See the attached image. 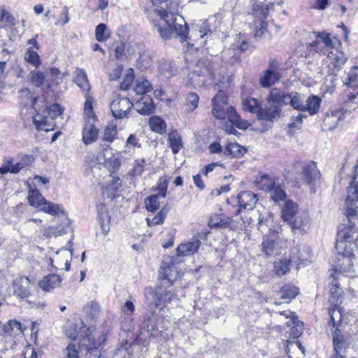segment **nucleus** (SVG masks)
I'll list each match as a JSON object with an SVG mask.
<instances>
[{
	"label": "nucleus",
	"instance_id": "a18cd8bd",
	"mask_svg": "<svg viewBox=\"0 0 358 358\" xmlns=\"http://www.w3.org/2000/svg\"><path fill=\"white\" fill-rule=\"evenodd\" d=\"M278 294H280V299H287V302H289L292 299L298 295L299 289L294 286L285 285L280 289Z\"/></svg>",
	"mask_w": 358,
	"mask_h": 358
},
{
	"label": "nucleus",
	"instance_id": "6ab92c4d",
	"mask_svg": "<svg viewBox=\"0 0 358 358\" xmlns=\"http://www.w3.org/2000/svg\"><path fill=\"white\" fill-rule=\"evenodd\" d=\"M99 157H103L104 166L111 173L120 166L119 157L112 152L111 149L104 148L100 153Z\"/></svg>",
	"mask_w": 358,
	"mask_h": 358
},
{
	"label": "nucleus",
	"instance_id": "f257e3e1",
	"mask_svg": "<svg viewBox=\"0 0 358 358\" xmlns=\"http://www.w3.org/2000/svg\"><path fill=\"white\" fill-rule=\"evenodd\" d=\"M168 1L151 0L157 17L152 20L154 29L163 39H169L175 34L183 41L188 34V26L183 17L177 15L176 5Z\"/></svg>",
	"mask_w": 358,
	"mask_h": 358
},
{
	"label": "nucleus",
	"instance_id": "c756f323",
	"mask_svg": "<svg viewBox=\"0 0 358 358\" xmlns=\"http://www.w3.org/2000/svg\"><path fill=\"white\" fill-rule=\"evenodd\" d=\"M232 221L230 217H222L220 215L215 214L210 217L208 225L210 228L225 229L229 227Z\"/></svg>",
	"mask_w": 358,
	"mask_h": 358
},
{
	"label": "nucleus",
	"instance_id": "f8f14e48",
	"mask_svg": "<svg viewBox=\"0 0 358 358\" xmlns=\"http://www.w3.org/2000/svg\"><path fill=\"white\" fill-rule=\"evenodd\" d=\"M286 245V241L280 236L275 238L264 236L262 243V252L266 255H276L281 253V250Z\"/></svg>",
	"mask_w": 358,
	"mask_h": 358
},
{
	"label": "nucleus",
	"instance_id": "09e8293b",
	"mask_svg": "<svg viewBox=\"0 0 358 358\" xmlns=\"http://www.w3.org/2000/svg\"><path fill=\"white\" fill-rule=\"evenodd\" d=\"M199 101V96L195 92H189L186 95L185 107L187 112L194 111L197 107Z\"/></svg>",
	"mask_w": 358,
	"mask_h": 358
},
{
	"label": "nucleus",
	"instance_id": "f3484780",
	"mask_svg": "<svg viewBox=\"0 0 358 358\" xmlns=\"http://www.w3.org/2000/svg\"><path fill=\"white\" fill-rule=\"evenodd\" d=\"M30 280L27 276H20L13 282L14 294L19 298L25 299L30 295Z\"/></svg>",
	"mask_w": 358,
	"mask_h": 358
},
{
	"label": "nucleus",
	"instance_id": "2eb2a0df",
	"mask_svg": "<svg viewBox=\"0 0 358 358\" xmlns=\"http://www.w3.org/2000/svg\"><path fill=\"white\" fill-rule=\"evenodd\" d=\"M281 108L278 106L270 105L268 103L263 107L260 106L257 117L258 120L273 122L280 115Z\"/></svg>",
	"mask_w": 358,
	"mask_h": 358
},
{
	"label": "nucleus",
	"instance_id": "6e6552de",
	"mask_svg": "<svg viewBox=\"0 0 358 358\" xmlns=\"http://www.w3.org/2000/svg\"><path fill=\"white\" fill-rule=\"evenodd\" d=\"M169 181L166 179L160 178L156 189L157 194L151 195L145 200V208L148 211L155 212L159 208V198H165L167 192Z\"/></svg>",
	"mask_w": 358,
	"mask_h": 358
},
{
	"label": "nucleus",
	"instance_id": "4c0bfd02",
	"mask_svg": "<svg viewBox=\"0 0 358 358\" xmlns=\"http://www.w3.org/2000/svg\"><path fill=\"white\" fill-rule=\"evenodd\" d=\"M45 200L38 189H35L29 191L28 201L31 206L40 210Z\"/></svg>",
	"mask_w": 358,
	"mask_h": 358
},
{
	"label": "nucleus",
	"instance_id": "de8ad7c7",
	"mask_svg": "<svg viewBox=\"0 0 358 358\" xmlns=\"http://www.w3.org/2000/svg\"><path fill=\"white\" fill-rule=\"evenodd\" d=\"M286 324L290 327L289 334L294 338H298L301 335L303 324L298 320L297 317H292V320H289L286 322Z\"/></svg>",
	"mask_w": 358,
	"mask_h": 358
},
{
	"label": "nucleus",
	"instance_id": "4d7b16f0",
	"mask_svg": "<svg viewBox=\"0 0 358 358\" xmlns=\"http://www.w3.org/2000/svg\"><path fill=\"white\" fill-rule=\"evenodd\" d=\"M152 90L151 84L148 80L143 79L141 80H137L134 91L138 94H145Z\"/></svg>",
	"mask_w": 358,
	"mask_h": 358
},
{
	"label": "nucleus",
	"instance_id": "423d86ee",
	"mask_svg": "<svg viewBox=\"0 0 358 358\" xmlns=\"http://www.w3.org/2000/svg\"><path fill=\"white\" fill-rule=\"evenodd\" d=\"M252 10L255 17V38H262L264 36V34L267 31L266 23L264 22V20L267 17L268 8L267 6L254 3Z\"/></svg>",
	"mask_w": 358,
	"mask_h": 358
},
{
	"label": "nucleus",
	"instance_id": "3c124183",
	"mask_svg": "<svg viewBox=\"0 0 358 358\" xmlns=\"http://www.w3.org/2000/svg\"><path fill=\"white\" fill-rule=\"evenodd\" d=\"M28 80L34 86L39 87L45 84V77L43 73L34 70L29 73Z\"/></svg>",
	"mask_w": 358,
	"mask_h": 358
},
{
	"label": "nucleus",
	"instance_id": "79ce46f5",
	"mask_svg": "<svg viewBox=\"0 0 358 358\" xmlns=\"http://www.w3.org/2000/svg\"><path fill=\"white\" fill-rule=\"evenodd\" d=\"M22 324L17 320H9L6 324L0 323V329H2L4 334L12 335L21 331Z\"/></svg>",
	"mask_w": 358,
	"mask_h": 358
},
{
	"label": "nucleus",
	"instance_id": "39448f33",
	"mask_svg": "<svg viewBox=\"0 0 358 358\" xmlns=\"http://www.w3.org/2000/svg\"><path fill=\"white\" fill-rule=\"evenodd\" d=\"M160 320V316L155 311L148 313L141 327V339L150 341L157 338L159 335L158 325Z\"/></svg>",
	"mask_w": 358,
	"mask_h": 358
},
{
	"label": "nucleus",
	"instance_id": "4468645a",
	"mask_svg": "<svg viewBox=\"0 0 358 358\" xmlns=\"http://www.w3.org/2000/svg\"><path fill=\"white\" fill-rule=\"evenodd\" d=\"M178 272L176 267L173 265L162 262L159 271L160 284L162 286L170 287L172 285L173 281L178 278Z\"/></svg>",
	"mask_w": 358,
	"mask_h": 358
},
{
	"label": "nucleus",
	"instance_id": "ea45409f",
	"mask_svg": "<svg viewBox=\"0 0 358 358\" xmlns=\"http://www.w3.org/2000/svg\"><path fill=\"white\" fill-rule=\"evenodd\" d=\"M246 152V149L238 143H229L224 150L226 155L231 157H240Z\"/></svg>",
	"mask_w": 358,
	"mask_h": 358
},
{
	"label": "nucleus",
	"instance_id": "49530a36",
	"mask_svg": "<svg viewBox=\"0 0 358 358\" xmlns=\"http://www.w3.org/2000/svg\"><path fill=\"white\" fill-rule=\"evenodd\" d=\"M169 208L167 206H164L158 213L155 215L152 219L147 218L146 222L148 227H152L158 224H162L168 214Z\"/></svg>",
	"mask_w": 358,
	"mask_h": 358
},
{
	"label": "nucleus",
	"instance_id": "412c9836",
	"mask_svg": "<svg viewBox=\"0 0 358 358\" xmlns=\"http://www.w3.org/2000/svg\"><path fill=\"white\" fill-rule=\"evenodd\" d=\"M291 96V92H280L277 88H273L270 91V94L267 98L268 103L270 105L280 106L282 104H288Z\"/></svg>",
	"mask_w": 358,
	"mask_h": 358
},
{
	"label": "nucleus",
	"instance_id": "f704fd0d",
	"mask_svg": "<svg viewBox=\"0 0 358 358\" xmlns=\"http://www.w3.org/2000/svg\"><path fill=\"white\" fill-rule=\"evenodd\" d=\"M292 262H295L290 258L285 257L273 264V272L278 276H282L287 273L290 268Z\"/></svg>",
	"mask_w": 358,
	"mask_h": 358
},
{
	"label": "nucleus",
	"instance_id": "0e129e2a",
	"mask_svg": "<svg viewBox=\"0 0 358 358\" xmlns=\"http://www.w3.org/2000/svg\"><path fill=\"white\" fill-rule=\"evenodd\" d=\"M144 159H137L134 163V166L131 171L129 172V174L133 177H139L142 175L144 171V165H145Z\"/></svg>",
	"mask_w": 358,
	"mask_h": 358
},
{
	"label": "nucleus",
	"instance_id": "680f3d73",
	"mask_svg": "<svg viewBox=\"0 0 358 358\" xmlns=\"http://www.w3.org/2000/svg\"><path fill=\"white\" fill-rule=\"evenodd\" d=\"M333 345L335 352H343L345 341L343 336L338 334L337 330L335 331L333 338Z\"/></svg>",
	"mask_w": 358,
	"mask_h": 358
},
{
	"label": "nucleus",
	"instance_id": "4be33fe9",
	"mask_svg": "<svg viewBox=\"0 0 358 358\" xmlns=\"http://www.w3.org/2000/svg\"><path fill=\"white\" fill-rule=\"evenodd\" d=\"M280 73L271 68L265 70L259 78V83L262 87L268 88L280 80Z\"/></svg>",
	"mask_w": 358,
	"mask_h": 358
},
{
	"label": "nucleus",
	"instance_id": "aec40b11",
	"mask_svg": "<svg viewBox=\"0 0 358 358\" xmlns=\"http://www.w3.org/2000/svg\"><path fill=\"white\" fill-rule=\"evenodd\" d=\"M163 287L160 284V286L157 287V289L155 292H148L146 295L147 299H149V296H152L153 299H156L157 301L155 303V307L157 308L159 305V302L170 303L173 300L177 301L178 299L175 297L174 294L171 292V290L166 291L163 289Z\"/></svg>",
	"mask_w": 358,
	"mask_h": 358
},
{
	"label": "nucleus",
	"instance_id": "9d476101",
	"mask_svg": "<svg viewBox=\"0 0 358 358\" xmlns=\"http://www.w3.org/2000/svg\"><path fill=\"white\" fill-rule=\"evenodd\" d=\"M68 243L71 244V241ZM72 252L71 245H69V249L62 248L58 250L55 256L50 259L52 266L57 269L69 271L72 259Z\"/></svg>",
	"mask_w": 358,
	"mask_h": 358
},
{
	"label": "nucleus",
	"instance_id": "774afa93",
	"mask_svg": "<svg viewBox=\"0 0 358 358\" xmlns=\"http://www.w3.org/2000/svg\"><path fill=\"white\" fill-rule=\"evenodd\" d=\"M85 310L91 318H94L100 311V306L97 302L92 301L90 305L85 307Z\"/></svg>",
	"mask_w": 358,
	"mask_h": 358
},
{
	"label": "nucleus",
	"instance_id": "e2e57ef3",
	"mask_svg": "<svg viewBox=\"0 0 358 358\" xmlns=\"http://www.w3.org/2000/svg\"><path fill=\"white\" fill-rule=\"evenodd\" d=\"M306 115L302 113H299L296 116L293 115L291 122L288 124V127L290 129L289 133L292 132V129H293V131L300 129L303 122V119L306 118Z\"/></svg>",
	"mask_w": 358,
	"mask_h": 358
},
{
	"label": "nucleus",
	"instance_id": "a878e982",
	"mask_svg": "<svg viewBox=\"0 0 358 358\" xmlns=\"http://www.w3.org/2000/svg\"><path fill=\"white\" fill-rule=\"evenodd\" d=\"M62 282V278L57 274H49L43 278L39 282V287L45 292H50L58 287Z\"/></svg>",
	"mask_w": 358,
	"mask_h": 358
},
{
	"label": "nucleus",
	"instance_id": "1a4fd4ad",
	"mask_svg": "<svg viewBox=\"0 0 358 358\" xmlns=\"http://www.w3.org/2000/svg\"><path fill=\"white\" fill-rule=\"evenodd\" d=\"M133 106L127 97H117L110 103V110L115 119H122L127 117Z\"/></svg>",
	"mask_w": 358,
	"mask_h": 358
},
{
	"label": "nucleus",
	"instance_id": "6e6d98bb",
	"mask_svg": "<svg viewBox=\"0 0 358 358\" xmlns=\"http://www.w3.org/2000/svg\"><path fill=\"white\" fill-rule=\"evenodd\" d=\"M141 147L138 138L134 134H130L126 141L124 153H129L134 151V148H140Z\"/></svg>",
	"mask_w": 358,
	"mask_h": 358
},
{
	"label": "nucleus",
	"instance_id": "a211bd4d",
	"mask_svg": "<svg viewBox=\"0 0 358 358\" xmlns=\"http://www.w3.org/2000/svg\"><path fill=\"white\" fill-rule=\"evenodd\" d=\"M215 64L208 59L203 58L197 61L193 69V73L198 76H209L215 78Z\"/></svg>",
	"mask_w": 358,
	"mask_h": 358
},
{
	"label": "nucleus",
	"instance_id": "20e7f679",
	"mask_svg": "<svg viewBox=\"0 0 358 358\" xmlns=\"http://www.w3.org/2000/svg\"><path fill=\"white\" fill-rule=\"evenodd\" d=\"M347 198H346V208L345 217L347 218V223L340 226L338 231L344 229V227L353 229L356 233H358L356 228V224L358 221L357 218V206L356 202L358 201V184H350L347 187Z\"/></svg>",
	"mask_w": 358,
	"mask_h": 358
},
{
	"label": "nucleus",
	"instance_id": "37998d69",
	"mask_svg": "<svg viewBox=\"0 0 358 358\" xmlns=\"http://www.w3.org/2000/svg\"><path fill=\"white\" fill-rule=\"evenodd\" d=\"M215 21V17L212 16L208 17V19L201 21L198 24H196V27H198L199 33L200 34V38H203L205 36H211L213 31L210 29V22Z\"/></svg>",
	"mask_w": 358,
	"mask_h": 358
},
{
	"label": "nucleus",
	"instance_id": "b1692460",
	"mask_svg": "<svg viewBox=\"0 0 358 358\" xmlns=\"http://www.w3.org/2000/svg\"><path fill=\"white\" fill-rule=\"evenodd\" d=\"M300 212L298 204L290 199H287L282 208L281 217L284 222H290Z\"/></svg>",
	"mask_w": 358,
	"mask_h": 358
},
{
	"label": "nucleus",
	"instance_id": "393cba45",
	"mask_svg": "<svg viewBox=\"0 0 358 358\" xmlns=\"http://www.w3.org/2000/svg\"><path fill=\"white\" fill-rule=\"evenodd\" d=\"M34 124L38 131H44L45 132L54 130L55 122L50 116L36 115L33 119Z\"/></svg>",
	"mask_w": 358,
	"mask_h": 358
},
{
	"label": "nucleus",
	"instance_id": "052dcab7",
	"mask_svg": "<svg viewBox=\"0 0 358 358\" xmlns=\"http://www.w3.org/2000/svg\"><path fill=\"white\" fill-rule=\"evenodd\" d=\"M333 280L331 281V287L330 289L331 292V300L332 301V303H338L341 302V299L342 298L341 294L338 292V288H339V283L336 282V280L337 279L332 278Z\"/></svg>",
	"mask_w": 358,
	"mask_h": 358
},
{
	"label": "nucleus",
	"instance_id": "338daca9",
	"mask_svg": "<svg viewBox=\"0 0 358 358\" xmlns=\"http://www.w3.org/2000/svg\"><path fill=\"white\" fill-rule=\"evenodd\" d=\"M330 315V321L333 327H335L337 322H340L342 319L341 308L336 304L334 308H330L329 311Z\"/></svg>",
	"mask_w": 358,
	"mask_h": 358
},
{
	"label": "nucleus",
	"instance_id": "2f4dec72",
	"mask_svg": "<svg viewBox=\"0 0 358 358\" xmlns=\"http://www.w3.org/2000/svg\"><path fill=\"white\" fill-rule=\"evenodd\" d=\"M278 181V180L264 174L256 178L255 183L258 188L268 192Z\"/></svg>",
	"mask_w": 358,
	"mask_h": 358
},
{
	"label": "nucleus",
	"instance_id": "dca6fc26",
	"mask_svg": "<svg viewBox=\"0 0 358 358\" xmlns=\"http://www.w3.org/2000/svg\"><path fill=\"white\" fill-rule=\"evenodd\" d=\"M302 168L301 179L306 183H310L320 178V172L314 162H303L301 164Z\"/></svg>",
	"mask_w": 358,
	"mask_h": 358
},
{
	"label": "nucleus",
	"instance_id": "f03ea898",
	"mask_svg": "<svg viewBox=\"0 0 358 358\" xmlns=\"http://www.w3.org/2000/svg\"><path fill=\"white\" fill-rule=\"evenodd\" d=\"M338 238L335 245L336 262H335L331 278L338 279L341 274L352 276L354 270L353 260L355 251L358 245V233L353 229L344 227L338 231Z\"/></svg>",
	"mask_w": 358,
	"mask_h": 358
},
{
	"label": "nucleus",
	"instance_id": "864d4df0",
	"mask_svg": "<svg viewBox=\"0 0 358 358\" xmlns=\"http://www.w3.org/2000/svg\"><path fill=\"white\" fill-rule=\"evenodd\" d=\"M24 59L36 68H38L41 64L39 55L31 47L27 49L24 55Z\"/></svg>",
	"mask_w": 358,
	"mask_h": 358
},
{
	"label": "nucleus",
	"instance_id": "7c9ffc66",
	"mask_svg": "<svg viewBox=\"0 0 358 358\" xmlns=\"http://www.w3.org/2000/svg\"><path fill=\"white\" fill-rule=\"evenodd\" d=\"M342 113L339 110H331L327 113L323 120L324 127L326 129L332 130L337 126L341 120Z\"/></svg>",
	"mask_w": 358,
	"mask_h": 358
},
{
	"label": "nucleus",
	"instance_id": "58836bf2",
	"mask_svg": "<svg viewBox=\"0 0 358 358\" xmlns=\"http://www.w3.org/2000/svg\"><path fill=\"white\" fill-rule=\"evenodd\" d=\"M40 210L50 214L51 215H58L59 214H64V210L59 204L49 202L45 200Z\"/></svg>",
	"mask_w": 358,
	"mask_h": 358
},
{
	"label": "nucleus",
	"instance_id": "5701e85b",
	"mask_svg": "<svg viewBox=\"0 0 358 358\" xmlns=\"http://www.w3.org/2000/svg\"><path fill=\"white\" fill-rule=\"evenodd\" d=\"M238 204L241 208L252 210L258 199L257 195L250 191H244L237 196Z\"/></svg>",
	"mask_w": 358,
	"mask_h": 358
},
{
	"label": "nucleus",
	"instance_id": "bf43d9fd",
	"mask_svg": "<svg viewBox=\"0 0 358 358\" xmlns=\"http://www.w3.org/2000/svg\"><path fill=\"white\" fill-rule=\"evenodd\" d=\"M117 134V129L116 125L111 124L110 126H108L103 131L102 140L103 141L112 143L115 140Z\"/></svg>",
	"mask_w": 358,
	"mask_h": 358
},
{
	"label": "nucleus",
	"instance_id": "9b49d317",
	"mask_svg": "<svg viewBox=\"0 0 358 358\" xmlns=\"http://www.w3.org/2000/svg\"><path fill=\"white\" fill-rule=\"evenodd\" d=\"M311 45L315 48L316 52L324 53L337 45H341V42L336 38H331L329 34L322 32L317 34V40Z\"/></svg>",
	"mask_w": 358,
	"mask_h": 358
},
{
	"label": "nucleus",
	"instance_id": "c03bdc74",
	"mask_svg": "<svg viewBox=\"0 0 358 358\" xmlns=\"http://www.w3.org/2000/svg\"><path fill=\"white\" fill-rule=\"evenodd\" d=\"M168 146L171 149L173 154H177L182 146L180 136L174 132L169 134Z\"/></svg>",
	"mask_w": 358,
	"mask_h": 358
},
{
	"label": "nucleus",
	"instance_id": "603ef678",
	"mask_svg": "<svg viewBox=\"0 0 358 358\" xmlns=\"http://www.w3.org/2000/svg\"><path fill=\"white\" fill-rule=\"evenodd\" d=\"M85 102L84 106V113L87 120H92L93 122L96 120V115L93 111V99L89 96L88 92H85Z\"/></svg>",
	"mask_w": 358,
	"mask_h": 358
},
{
	"label": "nucleus",
	"instance_id": "c85d7f7f",
	"mask_svg": "<svg viewBox=\"0 0 358 358\" xmlns=\"http://www.w3.org/2000/svg\"><path fill=\"white\" fill-rule=\"evenodd\" d=\"M155 107L152 98L144 96L136 103V110L143 115H148L153 113Z\"/></svg>",
	"mask_w": 358,
	"mask_h": 358
},
{
	"label": "nucleus",
	"instance_id": "7ed1b4c3",
	"mask_svg": "<svg viewBox=\"0 0 358 358\" xmlns=\"http://www.w3.org/2000/svg\"><path fill=\"white\" fill-rule=\"evenodd\" d=\"M212 107L211 113L216 119H227L239 129L246 128L247 122L241 118L234 107L228 106V97L224 92L220 91L212 99Z\"/></svg>",
	"mask_w": 358,
	"mask_h": 358
},
{
	"label": "nucleus",
	"instance_id": "ddd939ff",
	"mask_svg": "<svg viewBox=\"0 0 358 358\" xmlns=\"http://www.w3.org/2000/svg\"><path fill=\"white\" fill-rule=\"evenodd\" d=\"M292 231L294 234L306 233L310 228V219L307 212L301 211L289 222Z\"/></svg>",
	"mask_w": 358,
	"mask_h": 358
},
{
	"label": "nucleus",
	"instance_id": "5fc2aeb1",
	"mask_svg": "<svg viewBox=\"0 0 358 358\" xmlns=\"http://www.w3.org/2000/svg\"><path fill=\"white\" fill-rule=\"evenodd\" d=\"M344 84L350 87H358V66H354L350 70Z\"/></svg>",
	"mask_w": 358,
	"mask_h": 358
},
{
	"label": "nucleus",
	"instance_id": "e433bc0d",
	"mask_svg": "<svg viewBox=\"0 0 358 358\" xmlns=\"http://www.w3.org/2000/svg\"><path fill=\"white\" fill-rule=\"evenodd\" d=\"M305 103V96L303 94L296 92H291L288 104H290L294 109L299 111L304 112Z\"/></svg>",
	"mask_w": 358,
	"mask_h": 358
},
{
	"label": "nucleus",
	"instance_id": "c9c22d12",
	"mask_svg": "<svg viewBox=\"0 0 358 358\" xmlns=\"http://www.w3.org/2000/svg\"><path fill=\"white\" fill-rule=\"evenodd\" d=\"M321 99L317 96H310L305 103L304 111H308L309 115H313L316 114L320 107Z\"/></svg>",
	"mask_w": 358,
	"mask_h": 358
},
{
	"label": "nucleus",
	"instance_id": "72a5a7b5",
	"mask_svg": "<svg viewBox=\"0 0 358 358\" xmlns=\"http://www.w3.org/2000/svg\"><path fill=\"white\" fill-rule=\"evenodd\" d=\"M268 193L269 194L271 199L275 203L284 201L287 197L285 187L282 186L279 181L276 182Z\"/></svg>",
	"mask_w": 358,
	"mask_h": 358
},
{
	"label": "nucleus",
	"instance_id": "cd10ccee",
	"mask_svg": "<svg viewBox=\"0 0 358 358\" xmlns=\"http://www.w3.org/2000/svg\"><path fill=\"white\" fill-rule=\"evenodd\" d=\"M99 130L94 125L92 120H87V122L83 129V141L85 144L94 142L98 136Z\"/></svg>",
	"mask_w": 358,
	"mask_h": 358
},
{
	"label": "nucleus",
	"instance_id": "0eeeda50",
	"mask_svg": "<svg viewBox=\"0 0 358 358\" xmlns=\"http://www.w3.org/2000/svg\"><path fill=\"white\" fill-rule=\"evenodd\" d=\"M324 54H327L329 67L333 74L340 71L348 60L347 55L342 50V45L333 48Z\"/></svg>",
	"mask_w": 358,
	"mask_h": 358
},
{
	"label": "nucleus",
	"instance_id": "473e14b6",
	"mask_svg": "<svg viewBox=\"0 0 358 358\" xmlns=\"http://www.w3.org/2000/svg\"><path fill=\"white\" fill-rule=\"evenodd\" d=\"M74 73V83L84 92H89L90 90V85L87 80V74L85 72V71L81 69H76Z\"/></svg>",
	"mask_w": 358,
	"mask_h": 358
},
{
	"label": "nucleus",
	"instance_id": "a19ab883",
	"mask_svg": "<svg viewBox=\"0 0 358 358\" xmlns=\"http://www.w3.org/2000/svg\"><path fill=\"white\" fill-rule=\"evenodd\" d=\"M150 129L158 134H163L166 132V122L158 116L151 117L149 120Z\"/></svg>",
	"mask_w": 358,
	"mask_h": 358
},
{
	"label": "nucleus",
	"instance_id": "8fccbe9b",
	"mask_svg": "<svg viewBox=\"0 0 358 358\" xmlns=\"http://www.w3.org/2000/svg\"><path fill=\"white\" fill-rule=\"evenodd\" d=\"M242 106L244 110L255 113L257 115L261 105L255 98H246L243 100Z\"/></svg>",
	"mask_w": 358,
	"mask_h": 358
},
{
	"label": "nucleus",
	"instance_id": "bb28decb",
	"mask_svg": "<svg viewBox=\"0 0 358 358\" xmlns=\"http://www.w3.org/2000/svg\"><path fill=\"white\" fill-rule=\"evenodd\" d=\"M201 245V241L196 238L194 241L180 244L177 248L178 256H188L196 253Z\"/></svg>",
	"mask_w": 358,
	"mask_h": 358
},
{
	"label": "nucleus",
	"instance_id": "13d9d810",
	"mask_svg": "<svg viewBox=\"0 0 358 358\" xmlns=\"http://www.w3.org/2000/svg\"><path fill=\"white\" fill-rule=\"evenodd\" d=\"M33 159H33L32 156L24 155L21 162H19L12 166V167L10 169V173H19L22 169H24L27 166L31 164Z\"/></svg>",
	"mask_w": 358,
	"mask_h": 358
},
{
	"label": "nucleus",
	"instance_id": "69168bd1",
	"mask_svg": "<svg viewBox=\"0 0 358 358\" xmlns=\"http://www.w3.org/2000/svg\"><path fill=\"white\" fill-rule=\"evenodd\" d=\"M106 29L107 27L103 23H101L96 26L95 29V37L98 41H105L108 38Z\"/></svg>",
	"mask_w": 358,
	"mask_h": 358
}]
</instances>
